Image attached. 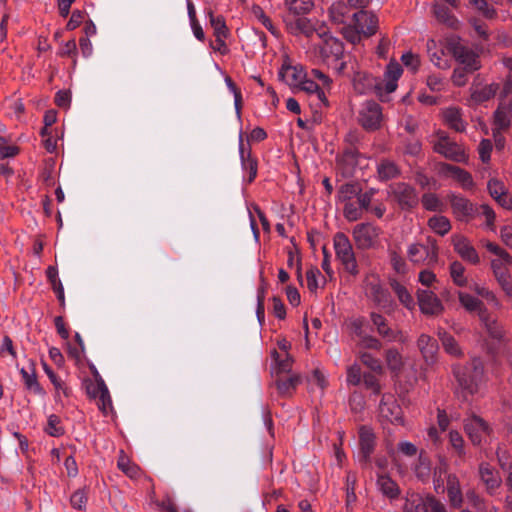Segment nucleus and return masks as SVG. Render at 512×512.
<instances>
[{
	"label": "nucleus",
	"instance_id": "1",
	"mask_svg": "<svg viewBox=\"0 0 512 512\" xmlns=\"http://www.w3.org/2000/svg\"><path fill=\"white\" fill-rule=\"evenodd\" d=\"M378 17L371 11H354L341 28L344 38L352 44L359 43L363 37L369 38L378 30Z\"/></svg>",
	"mask_w": 512,
	"mask_h": 512
},
{
	"label": "nucleus",
	"instance_id": "2",
	"mask_svg": "<svg viewBox=\"0 0 512 512\" xmlns=\"http://www.w3.org/2000/svg\"><path fill=\"white\" fill-rule=\"evenodd\" d=\"M452 370L464 398L477 391L478 384L484 375V367L480 359L475 358L464 366L453 365Z\"/></svg>",
	"mask_w": 512,
	"mask_h": 512
},
{
	"label": "nucleus",
	"instance_id": "3",
	"mask_svg": "<svg viewBox=\"0 0 512 512\" xmlns=\"http://www.w3.org/2000/svg\"><path fill=\"white\" fill-rule=\"evenodd\" d=\"M318 31V37L322 40V43L318 46L319 55L322 61L330 66L332 64H337L339 60L345 58L344 43L340 39L334 37L325 25H322Z\"/></svg>",
	"mask_w": 512,
	"mask_h": 512
},
{
	"label": "nucleus",
	"instance_id": "4",
	"mask_svg": "<svg viewBox=\"0 0 512 512\" xmlns=\"http://www.w3.org/2000/svg\"><path fill=\"white\" fill-rule=\"evenodd\" d=\"M439 247L434 238L427 237L425 242H416L408 246L407 257L413 264L434 266L438 262Z\"/></svg>",
	"mask_w": 512,
	"mask_h": 512
},
{
	"label": "nucleus",
	"instance_id": "5",
	"mask_svg": "<svg viewBox=\"0 0 512 512\" xmlns=\"http://www.w3.org/2000/svg\"><path fill=\"white\" fill-rule=\"evenodd\" d=\"M333 244L337 259L342 263L344 269L351 275L358 274V265L351 242L346 234L337 232L333 238Z\"/></svg>",
	"mask_w": 512,
	"mask_h": 512
},
{
	"label": "nucleus",
	"instance_id": "6",
	"mask_svg": "<svg viewBox=\"0 0 512 512\" xmlns=\"http://www.w3.org/2000/svg\"><path fill=\"white\" fill-rule=\"evenodd\" d=\"M376 447V436L373 430L368 426H361L359 428V451L357 460L360 466L364 469L372 467V454Z\"/></svg>",
	"mask_w": 512,
	"mask_h": 512
},
{
	"label": "nucleus",
	"instance_id": "7",
	"mask_svg": "<svg viewBox=\"0 0 512 512\" xmlns=\"http://www.w3.org/2000/svg\"><path fill=\"white\" fill-rule=\"evenodd\" d=\"M389 194L402 210L413 209L419 202L415 188L404 182L390 185Z\"/></svg>",
	"mask_w": 512,
	"mask_h": 512
},
{
	"label": "nucleus",
	"instance_id": "8",
	"mask_svg": "<svg viewBox=\"0 0 512 512\" xmlns=\"http://www.w3.org/2000/svg\"><path fill=\"white\" fill-rule=\"evenodd\" d=\"M369 2L370 0H347V2H335L329 8L330 19L337 24H346L351 14L354 12L352 10H365Z\"/></svg>",
	"mask_w": 512,
	"mask_h": 512
},
{
	"label": "nucleus",
	"instance_id": "9",
	"mask_svg": "<svg viewBox=\"0 0 512 512\" xmlns=\"http://www.w3.org/2000/svg\"><path fill=\"white\" fill-rule=\"evenodd\" d=\"M464 430L474 446H481L487 442L492 433L490 425L481 417L473 415L464 421Z\"/></svg>",
	"mask_w": 512,
	"mask_h": 512
},
{
	"label": "nucleus",
	"instance_id": "10",
	"mask_svg": "<svg viewBox=\"0 0 512 512\" xmlns=\"http://www.w3.org/2000/svg\"><path fill=\"white\" fill-rule=\"evenodd\" d=\"M382 116V108L377 102L366 101L359 111L358 121L366 131H375L381 126Z\"/></svg>",
	"mask_w": 512,
	"mask_h": 512
},
{
	"label": "nucleus",
	"instance_id": "11",
	"mask_svg": "<svg viewBox=\"0 0 512 512\" xmlns=\"http://www.w3.org/2000/svg\"><path fill=\"white\" fill-rule=\"evenodd\" d=\"M371 330L387 342H396L402 340V331L390 327L388 320L380 313L372 311L369 314Z\"/></svg>",
	"mask_w": 512,
	"mask_h": 512
},
{
	"label": "nucleus",
	"instance_id": "12",
	"mask_svg": "<svg viewBox=\"0 0 512 512\" xmlns=\"http://www.w3.org/2000/svg\"><path fill=\"white\" fill-rule=\"evenodd\" d=\"M448 198L452 212L457 220L469 222L478 214V207L469 199L454 193L450 194Z\"/></svg>",
	"mask_w": 512,
	"mask_h": 512
},
{
	"label": "nucleus",
	"instance_id": "13",
	"mask_svg": "<svg viewBox=\"0 0 512 512\" xmlns=\"http://www.w3.org/2000/svg\"><path fill=\"white\" fill-rule=\"evenodd\" d=\"M420 311L427 316H437L444 311L438 296L431 290L418 289L416 292Z\"/></svg>",
	"mask_w": 512,
	"mask_h": 512
},
{
	"label": "nucleus",
	"instance_id": "14",
	"mask_svg": "<svg viewBox=\"0 0 512 512\" xmlns=\"http://www.w3.org/2000/svg\"><path fill=\"white\" fill-rule=\"evenodd\" d=\"M451 53L456 61L465 67L468 72H474L480 69L481 64L478 54L472 49L460 43H453L450 47Z\"/></svg>",
	"mask_w": 512,
	"mask_h": 512
},
{
	"label": "nucleus",
	"instance_id": "15",
	"mask_svg": "<svg viewBox=\"0 0 512 512\" xmlns=\"http://www.w3.org/2000/svg\"><path fill=\"white\" fill-rule=\"evenodd\" d=\"M284 22L290 34H303L308 38L312 37L313 34L318 35V29L324 25L323 23L313 24V22L306 17H291L290 15L284 19Z\"/></svg>",
	"mask_w": 512,
	"mask_h": 512
},
{
	"label": "nucleus",
	"instance_id": "16",
	"mask_svg": "<svg viewBox=\"0 0 512 512\" xmlns=\"http://www.w3.org/2000/svg\"><path fill=\"white\" fill-rule=\"evenodd\" d=\"M352 82L354 89L359 94H366L371 90L375 89L378 91L382 90L383 82L373 77L372 75L356 69L354 65H351Z\"/></svg>",
	"mask_w": 512,
	"mask_h": 512
},
{
	"label": "nucleus",
	"instance_id": "17",
	"mask_svg": "<svg viewBox=\"0 0 512 512\" xmlns=\"http://www.w3.org/2000/svg\"><path fill=\"white\" fill-rule=\"evenodd\" d=\"M239 154L242 171L246 174L244 179L247 183H252L257 176L258 161L256 157L252 156L250 146H245L242 135L239 138Z\"/></svg>",
	"mask_w": 512,
	"mask_h": 512
},
{
	"label": "nucleus",
	"instance_id": "18",
	"mask_svg": "<svg viewBox=\"0 0 512 512\" xmlns=\"http://www.w3.org/2000/svg\"><path fill=\"white\" fill-rule=\"evenodd\" d=\"M379 414L392 424H403V411L392 395H383L379 404Z\"/></svg>",
	"mask_w": 512,
	"mask_h": 512
},
{
	"label": "nucleus",
	"instance_id": "19",
	"mask_svg": "<svg viewBox=\"0 0 512 512\" xmlns=\"http://www.w3.org/2000/svg\"><path fill=\"white\" fill-rule=\"evenodd\" d=\"M434 151L455 162L465 160L463 149L456 142L450 141L449 137L443 133L439 135L438 141L434 144Z\"/></svg>",
	"mask_w": 512,
	"mask_h": 512
},
{
	"label": "nucleus",
	"instance_id": "20",
	"mask_svg": "<svg viewBox=\"0 0 512 512\" xmlns=\"http://www.w3.org/2000/svg\"><path fill=\"white\" fill-rule=\"evenodd\" d=\"M378 235V228L370 223L357 224L353 229L354 240L360 249L372 247Z\"/></svg>",
	"mask_w": 512,
	"mask_h": 512
},
{
	"label": "nucleus",
	"instance_id": "21",
	"mask_svg": "<svg viewBox=\"0 0 512 512\" xmlns=\"http://www.w3.org/2000/svg\"><path fill=\"white\" fill-rule=\"evenodd\" d=\"M417 347L427 365L436 363L439 344L435 338L423 333L417 339Z\"/></svg>",
	"mask_w": 512,
	"mask_h": 512
},
{
	"label": "nucleus",
	"instance_id": "22",
	"mask_svg": "<svg viewBox=\"0 0 512 512\" xmlns=\"http://www.w3.org/2000/svg\"><path fill=\"white\" fill-rule=\"evenodd\" d=\"M452 244L456 253L464 261H468L471 264H478L480 262V258L476 249L465 236L454 235L452 237Z\"/></svg>",
	"mask_w": 512,
	"mask_h": 512
},
{
	"label": "nucleus",
	"instance_id": "23",
	"mask_svg": "<svg viewBox=\"0 0 512 512\" xmlns=\"http://www.w3.org/2000/svg\"><path fill=\"white\" fill-rule=\"evenodd\" d=\"M360 153L355 147H347L342 155L337 158V164L341 169L344 177H351L354 174L355 167L358 164V157Z\"/></svg>",
	"mask_w": 512,
	"mask_h": 512
},
{
	"label": "nucleus",
	"instance_id": "24",
	"mask_svg": "<svg viewBox=\"0 0 512 512\" xmlns=\"http://www.w3.org/2000/svg\"><path fill=\"white\" fill-rule=\"evenodd\" d=\"M480 321L483 323L487 333L492 339L499 344L506 343L507 339L502 325L499 324L496 319L490 317L488 310H482V312H480Z\"/></svg>",
	"mask_w": 512,
	"mask_h": 512
},
{
	"label": "nucleus",
	"instance_id": "25",
	"mask_svg": "<svg viewBox=\"0 0 512 512\" xmlns=\"http://www.w3.org/2000/svg\"><path fill=\"white\" fill-rule=\"evenodd\" d=\"M306 77L302 67L283 64L278 72V78L289 86H299Z\"/></svg>",
	"mask_w": 512,
	"mask_h": 512
},
{
	"label": "nucleus",
	"instance_id": "26",
	"mask_svg": "<svg viewBox=\"0 0 512 512\" xmlns=\"http://www.w3.org/2000/svg\"><path fill=\"white\" fill-rule=\"evenodd\" d=\"M402 73L403 69L399 63L393 61L390 62L386 66L384 80H381L383 82L382 89H384L388 94L394 92L397 88V82Z\"/></svg>",
	"mask_w": 512,
	"mask_h": 512
},
{
	"label": "nucleus",
	"instance_id": "27",
	"mask_svg": "<svg viewBox=\"0 0 512 512\" xmlns=\"http://www.w3.org/2000/svg\"><path fill=\"white\" fill-rule=\"evenodd\" d=\"M479 475L485 484L488 493L492 494L501 484V477L497 470L488 463H481L479 466Z\"/></svg>",
	"mask_w": 512,
	"mask_h": 512
},
{
	"label": "nucleus",
	"instance_id": "28",
	"mask_svg": "<svg viewBox=\"0 0 512 512\" xmlns=\"http://www.w3.org/2000/svg\"><path fill=\"white\" fill-rule=\"evenodd\" d=\"M302 378L298 374H292L287 378L276 376L275 385L277 391L282 397H291L299 384H301Z\"/></svg>",
	"mask_w": 512,
	"mask_h": 512
},
{
	"label": "nucleus",
	"instance_id": "29",
	"mask_svg": "<svg viewBox=\"0 0 512 512\" xmlns=\"http://www.w3.org/2000/svg\"><path fill=\"white\" fill-rule=\"evenodd\" d=\"M491 268L493 270L495 278L497 279L499 285L502 287L503 291L508 296H512V281L510 280V275L507 269L504 266H502V262L500 260H492Z\"/></svg>",
	"mask_w": 512,
	"mask_h": 512
},
{
	"label": "nucleus",
	"instance_id": "30",
	"mask_svg": "<svg viewBox=\"0 0 512 512\" xmlns=\"http://www.w3.org/2000/svg\"><path fill=\"white\" fill-rule=\"evenodd\" d=\"M447 495L450 505L453 508H460L463 504V495L460 488V483L455 474L447 476Z\"/></svg>",
	"mask_w": 512,
	"mask_h": 512
},
{
	"label": "nucleus",
	"instance_id": "31",
	"mask_svg": "<svg viewBox=\"0 0 512 512\" xmlns=\"http://www.w3.org/2000/svg\"><path fill=\"white\" fill-rule=\"evenodd\" d=\"M428 495L423 497L418 493H409L403 506L404 512H428Z\"/></svg>",
	"mask_w": 512,
	"mask_h": 512
},
{
	"label": "nucleus",
	"instance_id": "32",
	"mask_svg": "<svg viewBox=\"0 0 512 512\" xmlns=\"http://www.w3.org/2000/svg\"><path fill=\"white\" fill-rule=\"evenodd\" d=\"M499 89V84L491 83L485 86H476L471 89V100L480 104L492 99Z\"/></svg>",
	"mask_w": 512,
	"mask_h": 512
},
{
	"label": "nucleus",
	"instance_id": "33",
	"mask_svg": "<svg viewBox=\"0 0 512 512\" xmlns=\"http://www.w3.org/2000/svg\"><path fill=\"white\" fill-rule=\"evenodd\" d=\"M377 486L381 493L390 499H396L400 495L398 484L387 474L377 475Z\"/></svg>",
	"mask_w": 512,
	"mask_h": 512
},
{
	"label": "nucleus",
	"instance_id": "34",
	"mask_svg": "<svg viewBox=\"0 0 512 512\" xmlns=\"http://www.w3.org/2000/svg\"><path fill=\"white\" fill-rule=\"evenodd\" d=\"M443 117L449 128L455 130L456 132H463L465 130L466 123L462 119L461 110L459 108H447L443 112Z\"/></svg>",
	"mask_w": 512,
	"mask_h": 512
},
{
	"label": "nucleus",
	"instance_id": "35",
	"mask_svg": "<svg viewBox=\"0 0 512 512\" xmlns=\"http://www.w3.org/2000/svg\"><path fill=\"white\" fill-rule=\"evenodd\" d=\"M46 276L49 283L52 286L53 291L56 293L57 299L62 308L65 307V295H64V287L62 282L58 277V269L55 266H48L46 269Z\"/></svg>",
	"mask_w": 512,
	"mask_h": 512
},
{
	"label": "nucleus",
	"instance_id": "36",
	"mask_svg": "<svg viewBox=\"0 0 512 512\" xmlns=\"http://www.w3.org/2000/svg\"><path fill=\"white\" fill-rule=\"evenodd\" d=\"M438 337L442 343L445 352L453 357H462L463 351L453 335L442 330L438 332Z\"/></svg>",
	"mask_w": 512,
	"mask_h": 512
},
{
	"label": "nucleus",
	"instance_id": "37",
	"mask_svg": "<svg viewBox=\"0 0 512 512\" xmlns=\"http://www.w3.org/2000/svg\"><path fill=\"white\" fill-rule=\"evenodd\" d=\"M378 177L381 181H388L399 176L400 169L395 162L384 159L377 166Z\"/></svg>",
	"mask_w": 512,
	"mask_h": 512
},
{
	"label": "nucleus",
	"instance_id": "38",
	"mask_svg": "<svg viewBox=\"0 0 512 512\" xmlns=\"http://www.w3.org/2000/svg\"><path fill=\"white\" fill-rule=\"evenodd\" d=\"M458 298L461 305L468 311V312H477L478 317L480 318V312L482 310H487V308L484 306L482 301H480L478 298L459 291L458 292Z\"/></svg>",
	"mask_w": 512,
	"mask_h": 512
},
{
	"label": "nucleus",
	"instance_id": "39",
	"mask_svg": "<svg viewBox=\"0 0 512 512\" xmlns=\"http://www.w3.org/2000/svg\"><path fill=\"white\" fill-rule=\"evenodd\" d=\"M414 472L416 477L422 482H427L431 476V462L429 457L422 451L419 454Z\"/></svg>",
	"mask_w": 512,
	"mask_h": 512
},
{
	"label": "nucleus",
	"instance_id": "40",
	"mask_svg": "<svg viewBox=\"0 0 512 512\" xmlns=\"http://www.w3.org/2000/svg\"><path fill=\"white\" fill-rule=\"evenodd\" d=\"M445 170L447 172H449L455 180H457L459 183H461L463 188L468 189L473 186L474 183H473L472 176L466 170H464L458 166L451 165V164H446Z\"/></svg>",
	"mask_w": 512,
	"mask_h": 512
},
{
	"label": "nucleus",
	"instance_id": "41",
	"mask_svg": "<svg viewBox=\"0 0 512 512\" xmlns=\"http://www.w3.org/2000/svg\"><path fill=\"white\" fill-rule=\"evenodd\" d=\"M372 299L383 309L391 308L394 305V301L389 291L380 285H374L372 287Z\"/></svg>",
	"mask_w": 512,
	"mask_h": 512
},
{
	"label": "nucleus",
	"instance_id": "42",
	"mask_svg": "<svg viewBox=\"0 0 512 512\" xmlns=\"http://www.w3.org/2000/svg\"><path fill=\"white\" fill-rule=\"evenodd\" d=\"M20 373L22 376L23 383L28 390L32 391L34 394L37 395L45 394L43 388L41 387L37 380L34 369H32V373H29L26 369L22 368L20 370Z\"/></svg>",
	"mask_w": 512,
	"mask_h": 512
},
{
	"label": "nucleus",
	"instance_id": "43",
	"mask_svg": "<svg viewBox=\"0 0 512 512\" xmlns=\"http://www.w3.org/2000/svg\"><path fill=\"white\" fill-rule=\"evenodd\" d=\"M314 4L311 0H292L289 3V15L291 17H302L309 13Z\"/></svg>",
	"mask_w": 512,
	"mask_h": 512
},
{
	"label": "nucleus",
	"instance_id": "44",
	"mask_svg": "<svg viewBox=\"0 0 512 512\" xmlns=\"http://www.w3.org/2000/svg\"><path fill=\"white\" fill-rule=\"evenodd\" d=\"M361 191L358 183H345L340 186L337 192V199L340 202H349L352 198L356 197Z\"/></svg>",
	"mask_w": 512,
	"mask_h": 512
},
{
	"label": "nucleus",
	"instance_id": "45",
	"mask_svg": "<svg viewBox=\"0 0 512 512\" xmlns=\"http://www.w3.org/2000/svg\"><path fill=\"white\" fill-rule=\"evenodd\" d=\"M429 227L437 234L444 236L451 229V223L445 216H433L428 220Z\"/></svg>",
	"mask_w": 512,
	"mask_h": 512
},
{
	"label": "nucleus",
	"instance_id": "46",
	"mask_svg": "<svg viewBox=\"0 0 512 512\" xmlns=\"http://www.w3.org/2000/svg\"><path fill=\"white\" fill-rule=\"evenodd\" d=\"M508 113L509 112L507 111V109L504 106H502V105L498 106V108L494 112V128H493V130L504 131L510 127L511 121H510V118L508 117Z\"/></svg>",
	"mask_w": 512,
	"mask_h": 512
},
{
	"label": "nucleus",
	"instance_id": "47",
	"mask_svg": "<svg viewBox=\"0 0 512 512\" xmlns=\"http://www.w3.org/2000/svg\"><path fill=\"white\" fill-rule=\"evenodd\" d=\"M210 24L213 27L214 30V36L216 38L219 37H228L229 36V30L226 26V22L223 16H214L213 12L210 10L208 12Z\"/></svg>",
	"mask_w": 512,
	"mask_h": 512
},
{
	"label": "nucleus",
	"instance_id": "48",
	"mask_svg": "<svg viewBox=\"0 0 512 512\" xmlns=\"http://www.w3.org/2000/svg\"><path fill=\"white\" fill-rule=\"evenodd\" d=\"M433 12L439 22L444 23L449 27H453L456 23L455 17L452 15L450 9L445 5L435 4Z\"/></svg>",
	"mask_w": 512,
	"mask_h": 512
},
{
	"label": "nucleus",
	"instance_id": "49",
	"mask_svg": "<svg viewBox=\"0 0 512 512\" xmlns=\"http://www.w3.org/2000/svg\"><path fill=\"white\" fill-rule=\"evenodd\" d=\"M465 268L459 261H454L450 264V276L455 285L465 287L468 283L464 275Z\"/></svg>",
	"mask_w": 512,
	"mask_h": 512
},
{
	"label": "nucleus",
	"instance_id": "50",
	"mask_svg": "<svg viewBox=\"0 0 512 512\" xmlns=\"http://www.w3.org/2000/svg\"><path fill=\"white\" fill-rule=\"evenodd\" d=\"M351 65H354L355 68L358 69L357 60L354 57L349 55L347 60H344V58H343V59L339 60L337 62V64H332L330 66L334 68L335 72L338 75L348 76V77L352 78Z\"/></svg>",
	"mask_w": 512,
	"mask_h": 512
},
{
	"label": "nucleus",
	"instance_id": "51",
	"mask_svg": "<svg viewBox=\"0 0 512 512\" xmlns=\"http://www.w3.org/2000/svg\"><path fill=\"white\" fill-rule=\"evenodd\" d=\"M45 432L52 437H60L64 435L65 429L61 424V419L55 414H51L47 419Z\"/></svg>",
	"mask_w": 512,
	"mask_h": 512
},
{
	"label": "nucleus",
	"instance_id": "52",
	"mask_svg": "<svg viewBox=\"0 0 512 512\" xmlns=\"http://www.w3.org/2000/svg\"><path fill=\"white\" fill-rule=\"evenodd\" d=\"M117 466L130 478H136L139 475V467L136 464L131 463L129 458L123 454V451H121Z\"/></svg>",
	"mask_w": 512,
	"mask_h": 512
},
{
	"label": "nucleus",
	"instance_id": "53",
	"mask_svg": "<svg viewBox=\"0 0 512 512\" xmlns=\"http://www.w3.org/2000/svg\"><path fill=\"white\" fill-rule=\"evenodd\" d=\"M469 2L484 18L492 20L497 17V11L488 4L487 0H470Z\"/></svg>",
	"mask_w": 512,
	"mask_h": 512
},
{
	"label": "nucleus",
	"instance_id": "54",
	"mask_svg": "<svg viewBox=\"0 0 512 512\" xmlns=\"http://www.w3.org/2000/svg\"><path fill=\"white\" fill-rule=\"evenodd\" d=\"M359 359L363 365L368 367L371 371L375 373H383V366L381 361L374 357L372 354L368 352H360Z\"/></svg>",
	"mask_w": 512,
	"mask_h": 512
},
{
	"label": "nucleus",
	"instance_id": "55",
	"mask_svg": "<svg viewBox=\"0 0 512 512\" xmlns=\"http://www.w3.org/2000/svg\"><path fill=\"white\" fill-rule=\"evenodd\" d=\"M43 369L47 374L48 378L50 379L51 383L53 384L54 388L56 389V391H62L63 394L66 397H68L70 394L69 388L65 386L64 382L54 373L52 368L48 364L43 363Z\"/></svg>",
	"mask_w": 512,
	"mask_h": 512
},
{
	"label": "nucleus",
	"instance_id": "56",
	"mask_svg": "<svg viewBox=\"0 0 512 512\" xmlns=\"http://www.w3.org/2000/svg\"><path fill=\"white\" fill-rule=\"evenodd\" d=\"M387 366L392 371H399L402 367V357L396 348H390L385 352Z\"/></svg>",
	"mask_w": 512,
	"mask_h": 512
},
{
	"label": "nucleus",
	"instance_id": "57",
	"mask_svg": "<svg viewBox=\"0 0 512 512\" xmlns=\"http://www.w3.org/2000/svg\"><path fill=\"white\" fill-rule=\"evenodd\" d=\"M449 443L460 458L466 455L464 439L458 431L451 430L449 432Z\"/></svg>",
	"mask_w": 512,
	"mask_h": 512
},
{
	"label": "nucleus",
	"instance_id": "58",
	"mask_svg": "<svg viewBox=\"0 0 512 512\" xmlns=\"http://www.w3.org/2000/svg\"><path fill=\"white\" fill-rule=\"evenodd\" d=\"M363 209L355 202H346L344 205L343 213L344 217L349 221H357L362 217Z\"/></svg>",
	"mask_w": 512,
	"mask_h": 512
},
{
	"label": "nucleus",
	"instance_id": "59",
	"mask_svg": "<svg viewBox=\"0 0 512 512\" xmlns=\"http://www.w3.org/2000/svg\"><path fill=\"white\" fill-rule=\"evenodd\" d=\"M447 471L448 464L444 459H441L439 464L433 470V483L436 491H438L439 488L444 487L443 475H445Z\"/></svg>",
	"mask_w": 512,
	"mask_h": 512
},
{
	"label": "nucleus",
	"instance_id": "60",
	"mask_svg": "<svg viewBox=\"0 0 512 512\" xmlns=\"http://www.w3.org/2000/svg\"><path fill=\"white\" fill-rule=\"evenodd\" d=\"M272 357L274 358L276 363V376H281V374L283 373L290 372L292 366V359L288 354H286V357L284 359H280L278 352L274 350L272 352Z\"/></svg>",
	"mask_w": 512,
	"mask_h": 512
},
{
	"label": "nucleus",
	"instance_id": "61",
	"mask_svg": "<svg viewBox=\"0 0 512 512\" xmlns=\"http://www.w3.org/2000/svg\"><path fill=\"white\" fill-rule=\"evenodd\" d=\"M423 207L428 211H442V202L437 197V195L433 193H426L422 196L421 199Z\"/></svg>",
	"mask_w": 512,
	"mask_h": 512
},
{
	"label": "nucleus",
	"instance_id": "62",
	"mask_svg": "<svg viewBox=\"0 0 512 512\" xmlns=\"http://www.w3.org/2000/svg\"><path fill=\"white\" fill-rule=\"evenodd\" d=\"M252 13L268 31H270L273 35H276L277 29L260 6L254 5L252 8Z\"/></svg>",
	"mask_w": 512,
	"mask_h": 512
},
{
	"label": "nucleus",
	"instance_id": "63",
	"mask_svg": "<svg viewBox=\"0 0 512 512\" xmlns=\"http://www.w3.org/2000/svg\"><path fill=\"white\" fill-rule=\"evenodd\" d=\"M102 387H98L100 395L97 397L99 400L98 407L103 413H107V410L112 407V400L110 397L109 390L105 383H101Z\"/></svg>",
	"mask_w": 512,
	"mask_h": 512
},
{
	"label": "nucleus",
	"instance_id": "64",
	"mask_svg": "<svg viewBox=\"0 0 512 512\" xmlns=\"http://www.w3.org/2000/svg\"><path fill=\"white\" fill-rule=\"evenodd\" d=\"M358 345L364 349L376 351L381 350L383 347V344L378 337L368 333L359 339Z\"/></svg>",
	"mask_w": 512,
	"mask_h": 512
}]
</instances>
